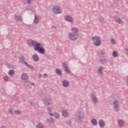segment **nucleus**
I'll return each instance as SVG.
<instances>
[{
    "label": "nucleus",
    "instance_id": "c03bdc74",
    "mask_svg": "<svg viewBox=\"0 0 128 128\" xmlns=\"http://www.w3.org/2000/svg\"><path fill=\"white\" fill-rule=\"evenodd\" d=\"M124 50H126L127 52L126 54H127V56H128V48H125Z\"/></svg>",
    "mask_w": 128,
    "mask_h": 128
},
{
    "label": "nucleus",
    "instance_id": "f8f14e48",
    "mask_svg": "<svg viewBox=\"0 0 128 128\" xmlns=\"http://www.w3.org/2000/svg\"><path fill=\"white\" fill-rule=\"evenodd\" d=\"M98 124L100 128H104L106 126V122L103 120H100Z\"/></svg>",
    "mask_w": 128,
    "mask_h": 128
},
{
    "label": "nucleus",
    "instance_id": "49530a36",
    "mask_svg": "<svg viewBox=\"0 0 128 128\" xmlns=\"http://www.w3.org/2000/svg\"><path fill=\"white\" fill-rule=\"evenodd\" d=\"M39 78H42V74H40Z\"/></svg>",
    "mask_w": 128,
    "mask_h": 128
},
{
    "label": "nucleus",
    "instance_id": "b1692460",
    "mask_svg": "<svg viewBox=\"0 0 128 128\" xmlns=\"http://www.w3.org/2000/svg\"><path fill=\"white\" fill-rule=\"evenodd\" d=\"M104 70V68L102 66H100L98 70V74H102V70Z\"/></svg>",
    "mask_w": 128,
    "mask_h": 128
},
{
    "label": "nucleus",
    "instance_id": "5701e85b",
    "mask_svg": "<svg viewBox=\"0 0 128 128\" xmlns=\"http://www.w3.org/2000/svg\"><path fill=\"white\" fill-rule=\"evenodd\" d=\"M18 60H20V62H24V60H26V58H24V56H21L19 58Z\"/></svg>",
    "mask_w": 128,
    "mask_h": 128
},
{
    "label": "nucleus",
    "instance_id": "09e8293b",
    "mask_svg": "<svg viewBox=\"0 0 128 128\" xmlns=\"http://www.w3.org/2000/svg\"><path fill=\"white\" fill-rule=\"evenodd\" d=\"M32 86H34V84H32Z\"/></svg>",
    "mask_w": 128,
    "mask_h": 128
},
{
    "label": "nucleus",
    "instance_id": "a211bd4d",
    "mask_svg": "<svg viewBox=\"0 0 128 128\" xmlns=\"http://www.w3.org/2000/svg\"><path fill=\"white\" fill-rule=\"evenodd\" d=\"M72 32H72V34H75L77 36H78V28H72Z\"/></svg>",
    "mask_w": 128,
    "mask_h": 128
},
{
    "label": "nucleus",
    "instance_id": "39448f33",
    "mask_svg": "<svg viewBox=\"0 0 128 128\" xmlns=\"http://www.w3.org/2000/svg\"><path fill=\"white\" fill-rule=\"evenodd\" d=\"M114 104V112H118V110H120V101L118 100H116L113 102Z\"/></svg>",
    "mask_w": 128,
    "mask_h": 128
},
{
    "label": "nucleus",
    "instance_id": "f03ea898",
    "mask_svg": "<svg viewBox=\"0 0 128 128\" xmlns=\"http://www.w3.org/2000/svg\"><path fill=\"white\" fill-rule=\"evenodd\" d=\"M75 118L76 120L79 122H82L84 118V110L82 108H78L75 114Z\"/></svg>",
    "mask_w": 128,
    "mask_h": 128
},
{
    "label": "nucleus",
    "instance_id": "37998d69",
    "mask_svg": "<svg viewBox=\"0 0 128 128\" xmlns=\"http://www.w3.org/2000/svg\"><path fill=\"white\" fill-rule=\"evenodd\" d=\"M11 68H12V70L16 69V66H14V65H12Z\"/></svg>",
    "mask_w": 128,
    "mask_h": 128
},
{
    "label": "nucleus",
    "instance_id": "1a4fd4ad",
    "mask_svg": "<svg viewBox=\"0 0 128 128\" xmlns=\"http://www.w3.org/2000/svg\"><path fill=\"white\" fill-rule=\"evenodd\" d=\"M114 20L115 22H118V24H120L121 26H124V21H122V20H120V17L116 16L114 17Z\"/></svg>",
    "mask_w": 128,
    "mask_h": 128
},
{
    "label": "nucleus",
    "instance_id": "f704fd0d",
    "mask_svg": "<svg viewBox=\"0 0 128 128\" xmlns=\"http://www.w3.org/2000/svg\"><path fill=\"white\" fill-rule=\"evenodd\" d=\"M64 70L66 72L67 74H70V69H68V67L64 68Z\"/></svg>",
    "mask_w": 128,
    "mask_h": 128
},
{
    "label": "nucleus",
    "instance_id": "ea45409f",
    "mask_svg": "<svg viewBox=\"0 0 128 128\" xmlns=\"http://www.w3.org/2000/svg\"><path fill=\"white\" fill-rule=\"evenodd\" d=\"M66 124L68 126H70V124H72V121L70 120L66 121Z\"/></svg>",
    "mask_w": 128,
    "mask_h": 128
},
{
    "label": "nucleus",
    "instance_id": "58836bf2",
    "mask_svg": "<svg viewBox=\"0 0 128 128\" xmlns=\"http://www.w3.org/2000/svg\"><path fill=\"white\" fill-rule=\"evenodd\" d=\"M13 99L14 100H18V97L16 95H15L13 98Z\"/></svg>",
    "mask_w": 128,
    "mask_h": 128
},
{
    "label": "nucleus",
    "instance_id": "2eb2a0df",
    "mask_svg": "<svg viewBox=\"0 0 128 128\" xmlns=\"http://www.w3.org/2000/svg\"><path fill=\"white\" fill-rule=\"evenodd\" d=\"M118 124L120 128H124V121L122 120H118Z\"/></svg>",
    "mask_w": 128,
    "mask_h": 128
},
{
    "label": "nucleus",
    "instance_id": "bb28decb",
    "mask_svg": "<svg viewBox=\"0 0 128 128\" xmlns=\"http://www.w3.org/2000/svg\"><path fill=\"white\" fill-rule=\"evenodd\" d=\"M106 59L105 58H100L99 62H100V64H106Z\"/></svg>",
    "mask_w": 128,
    "mask_h": 128
},
{
    "label": "nucleus",
    "instance_id": "9b49d317",
    "mask_svg": "<svg viewBox=\"0 0 128 128\" xmlns=\"http://www.w3.org/2000/svg\"><path fill=\"white\" fill-rule=\"evenodd\" d=\"M62 86L64 88H68L70 86V82L66 80H64L62 82Z\"/></svg>",
    "mask_w": 128,
    "mask_h": 128
},
{
    "label": "nucleus",
    "instance_id": "0eeeda50",
    "mask_svg": "<svg viewBox=\"0 0 128 128\" xmlns=\"http://www.w3.org/2000/svg\"><path fill=\"white\" fill-rule=\"evenodd\" d=\"M91 98L94 106H96V104L98 103V100L96 96L93 94H91Z\"/></svg>",
    "mask_w": 128,
    "mask_h": 128
},
{
    "label": "nucleus",
    "instance_id": "a18cd8bd",
    "mask_svg": "<svg viewBox=\"0 0 128 128\" xmlns=\"http://www.w3.org/2000/svg\"><path fill=\"white\" fill-rule=\"evenodd\" d=\"M43 76H44V78H46V76H48V74H46L44 73L43 74Z\"/></svg>",
    "mask_w": 128,
    "mask_h": 128
},
{
    "label": "nucleus",
    "instance_id": "6e6552de",
    "mask_svg": "<svg viewBox=\"0 0 128 128\" xmlns=\"http://www.w3.org/2000/svg\"><path fill=\"white\" fill-rule=\"evenodd\" d=\"M44 102L46 106H50V104H52V103L50 102H52V98L50 97L44 98Z\"/></svg>",
    "mask_w": 128,
    "mask_h": 128
},
{
    "label": "nucleus",
    "instance_id": "2f4dec72",
    "mask_svg": "<svg viewBox=\"0 0 128 128\" xmlns=\"http://www.w3.org/2000/svg\"><path fill=\"white\" fill-rule=\"evenodd\" d=\"M99 21L101 22V24H104V18L102 17H100Z\"/></svg>",
    "mask_w": 128,
    "mask_h": 128
},
{
    "label": "nucleus",
    "instance_id": "7c9ffc66",
    "mask_svg": "<svg viewBox=\"0 0 128 128\" xmlns=\"http://www.w3.org/2000/svg\"><path fill=\"white\" fill-rule=\"evenodd\" d=\"M118 55V52H116V51H114L112 52V56L114 58H117Z\"/></svg>",
    "mask_w": 128,
    "mask_h": 128
},
{
    "label": "nucleus",
    "instance_id": "423d86ee",
    "mask_svg": "<svg viewBox=\"0 0 128 128\" xmlns=\"http://www.w3.org/2000/svg\"><path fill=\"white\" fill-rule=\"evenodd\" d=\"M68 38L71 40H78V35H76V34L70 32L68 34Z\"/></svg>",
    "mask_w": 128,
    "mask_h": 128
},
{
    "label": "nucleus",
    "instance_id": "aec40b11",
    "mask_svg": "<svg viewBox=\"0 0 128 128\" xmlns=\"http://www.w3.org/2000/svg\"><path fill=\"white\" fill-rule=\"evenodd\" d=\"M40 18V16H34V24H38Z\"/></svg>",
    "mask_w": 128,
    "mask_h": 128
},
{
    "label": "nucleus",
    "instance_id": "7ed1b4c3",
    "mask_svg": "<svg viewBox=\"0 0 128 128\" xmlns=\"http://www.w3.org/2000/svg\"><path fill=\"white\" fill-rule=\"evenodd\" d=\"M92 40L94 46H100L102 44V39H100V36H93L92 37Z\"/></svg>",
    "mask_w": 128,
    "mask_h": 128
},
{
    "label": "nucleus",
    "instance_id": "a19ab883",
    "mask_svg": "<svg viewBox=\"0 0 128 128\" xmlns=\"http://www.w3.org/2000/svg\"><path fill=\"white\" fill-rule=\"evenodd\" d=\"M28 4H32V0H27Z\"/></svg>",
    "mask_w": 128,
    "mask_h": 128
},
{
    "label": "nucleus",
    "instance_id": "a878e982",
    "mask_svg": "<svg viewBox=\"0 0 128 128\" xmlns=\"http://www.w3.org/2000/svg\"><path fill=\"white\" fill-rule=\"evenodd\" d=\"M56 74H59V76H62V70H60L58 68H56Z\"/></svg>",
    "mask_w": 128,
    "mask_h": 128
},
{
    "label": "nucleus",
    "instance_id": "79ce46f5",
    "mask_svg": "<svg viewBox=\"0 0 128 128\" xmlns=\"http://www.w3.org/2000/svg\"><path fill=\"white\" fill-rule=\"evenodd\" d=\"M8 112H10V114H12V108H10V109H8Z\"/></svg>",
    "mask_w": 128,
    "mask_h": 128
},
{
    "label": "nucleus",
    "instance_id": "412c9836",
    "mask_svg": "<svg viewBox=\"0 0 128 128\" xmlns=\"http://www.w3.org/2000/svg\"><path fill=\"white\" fill-rule=\"evenodd\" d=\"M90 122L92 126H98V120L96 118H92L90 120Z\"/></svg>",
    "mask_w": 128,
    "mask_h": 128
},
{
    "label": "nucleus",
    "instance_id": "c756f323",
    "mask_svg": "<svg viewBox=\"0 0 128 128\" xmlns=\"http://www.w3.org/2000/svg\"><path fill=\"white\" fill-rule=\"evenodd\" d=\"M36 128H44V125L42 124V123H38L37 125H36Z\"/></svg>",
    "mask_w": 128,
    "mask_h": 128
},
{
    "label": "nucleus",
    "instance_id": "c9c22d12",
    "mask_svg": "<svg viewBox=\"0 0 128 128\" xmlns=\"http://www.w3.org/2000/svg\"><path fill=\"white\" fill-rule=\"evenodd\" d=\"M104 52H100L98 54V56H100V58L102 57V56H104Z\"/></svg>",
    "mask_w": 128,
    "mask_h": 128
},
{
    "label": "nucleus",
    "instance_id": "4468645a",
    "mask_svg": "<svg viewBox=\"0 0 128 128\" xmlns=\"http://www.w3.org/2000/svg\"><path fill=\"white\" fill-rule=\"evenodd\" d=\"M21 78L23 80H26V79L28 78V75L26 73H22L21 76Z\"/></svg>",
    "mask_w": 128,
    "mask_h": 128
},
{
    "label": "nucleus",
    "instance_id": "e433bc0d",
    "mask_svg": "<svg viewBox=\"0 0 128 128\" xmlns=\"http://www.w3.org/2000/svg\"><path fill=\"white\" fill-rule=\"evenodd\" d=\"M111 42L112 44H116V42L114 38H111Z\"/></svg>",
    "mask_w": 128,
    "mask_h": 128
},
{
    "label": "nucleus",
    "instance_id": "de8ad7c7",
    "mask_svg": "<svg viewBox=\"0 0 128 128\" xmlns=\"http://www.w3.org/2000/svg\"><path fill=\"white\" fill-rule=\"evenodd\" d=\"M52 28H56V26H52Z\"/></svg>",
    "mask_w": 128,
    "mask_h": 128
},
{
    "label": "nucleus",
    "instance_id": "dca6fc26",
    "mask_svg": "<svg viewBox=\"0 0 128 128\" xmlns=\"http://www.w3.org/2000/svg\"><path fill=\"white\" fill-rule=\"evenodd\" d=\"M32 59L34 62H38L40 60V57H38V55L37 54H34L32 56Z\"/></svg>",
    "mask_w": 128,
    "mask_h": 128
},
{
    "label": "nucleus",
    "instance_id": "4c0bfd02",
    "mask_svg": "<svg viewBox=\"0 0 128 128\" xmlns=\"http://www.w3.org/2000/svg\"><path fill=\"white\" fill-rule=\"evenodd\" d=\"M15 114H20V110H16Z\"/></svg>",
    "mask_w": 128,
    "mask_h": 128
},
{
    "label": "nucleus",
    "instance_id": "ddd939ff",
    "mask_svg": "<svg viewBox=\"0 0 128 128\" xmlns=\"http://www.w3.org/2000/svg\"><path fill=\"white\" fill-rule=\"evenodd\" d=\"M62 114L64 118H68V112L67 110H62Z\"/></svg>",
    "mask_w": 128,
    "mask_h": 128
},
{
    "label": "nucleus",
    "instance_id": "72a5a7b5",
    "mask_svg": "<svg viewBox=\"0 0 128 128\" xmlns=\"http://www.w3.org/2000/svg\"><path fill=\"white\" fill-rule=\"evenodd\" d=\"M62 66L64 68H68V64H66V62H63L62 63Z\"/></svg>",
    "mask_w": 128,
    "mask_h": 128
},
{
    "label": "nucleus",
    "instance_id": "4be33fe9",
    "mask_svg": "<svg viewBox=\"0 0 128 128\" xmlns=\"http://www.w3.org/2000/svg\"><path fill=\"white\" fill-rule=\"evenodd\" d=\"M54 116L55 118H60V113L58 112H54V113H53V116Z\"/></svg>",
    "mask_w": 128,
    "mask_h": 128
},
{
    "label": "nucleus",
    "instance_id": "cd10ccee",
    "mask_svg": "<svg viewBox=\"0 0 128 128\" xmlns=\"http://www.w3.org/2000/svg\"><path fill=\"white\" fill-rule=\"evenodd\" d=\"M9 76H14V70H10L8 72Z\"/></svg>",
    "mask_w": 128,
    "mask_h": 128
},
{
    "label": "nucleus",
    "instance_id": "f3484780",
    "mask_svg": "<svg viewBox=\"0 0 128 128\" xmlns=\"http://www.w3.org/2000/svg\"><path fill=\"white\" fill-rule=\"evenodd\" d=\"M14 18L17 22H22V18L21 16H17L16 14L14 15Z\"/></svg>",
    "mask_w": 128,
    "mask_h": 128
},
{
    "label": "nucleus",
    "instance_id": "9d476101",
    "mask_svg": "<svg viewBox=\"0 0 128 128\" xmlns=\"http://www.w3.org/2000/svg\"><path fill=\"white\" fill-rule=\"evenodd\" d=\"M64 18L66 22H74V18L71 16H66Z\"/></svg>",
    "mask_w": 128,
    "mask_h": 128
},
{
    "label": "nucleus",
    "instance_id": "473e14b6",
    "mask_svg": "<svg viewBox=\"0 0 128 128\" xmlns=\"http://www.w3.org/2000/svg\"><path fill=\"white\" fill-rule=\"evenodd\" d=\"M3 78L5 82H10V78L8 76H4Z\"/></svg>",
    "mask_w": 128,
    "mask_h": 128
},
{
    "label": "nucleus",
    "instance_id": "c85d7f7f",
    "mask_svg": "<svg viewBox=\"0 0 128 128\" xmlns=\"http://www.w3.org/2000/svg\"><path fill=\"white\" fill-rule=\"evenodd\" d=\"M24 64H26V66H28V68H31L32 70H33L34 68V66L28 64V62H24Z\"/></svg>",
    "mask_w": 128,
    "mask_h": 128
},
{
    "label": "nucleus",
    "instance_id": "6ab92c4d",
    "mask_svg": "<svg viewBox=\"0 0 128 128\" xmlns=\"http://www.w3.org/2000/svg\"><path fill=\"white\" fill-rule=\"evenodd\" d=\"M47 112L50 116H54V113H52V107H49L47 108Z\"/></svg>",
    "mask_w": 128,
    "mask_h": 128
},
{
    "label": "nucleus",
    "instance_id": "f257e3e1",
    "mask_svg": "<svg viewBox=\"0 0 128 128\" xmlns=\"http://www.w3.org/2000/svg\"><path fill=\"white\" fill-rule=\"evenodd\" d=\"M27 44L29 46H33L34 50H36L38 52H40L41 54H46V50L44 48L42 47V44L40 42H38L32 39H29L28 40Z\"/></svg>",
    "mask_w": 128,
    "mask_h": 128
},
{
    "label": "nucleus",
    "instance_id": "393cba45",
    "mask_svg": "<svg viewBox=\"0 0 128 128\" xmlns=\"http://www.w3.org/2000/svg\"><path fill=\"white\" fill-rule=\"evenodd\" d=\"M47 121L48 122H50V124H54V119L52 118H48Z\"/></svg>",
    "mask_w": 128,
    "mask_h": 128
},
{
    "label": "nucleus",
    "instance_id": "20e7f679",
    "mask_svg": "<svg viewBox=\"0 0 128 128\" xmlns=\"http://www.w3.org/2000/svg\"><path fill=\"white\" fill-rule=\"evenodd\" d=\"M52 10L56 14H62V8L58 5H55L53 6Z\"/></svg>",
    "mask_w": 128,
    "mask_h": 128
}]
</instances>
